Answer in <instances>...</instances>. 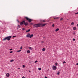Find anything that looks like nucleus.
Here are the masks:
<instances>
[{"instance_id":"1","label":"nucleus","mask_w":78,"mask_h":78,"mask_svg":"<svg viewBox=\"0 0 78 78\" xmlns=\"http://www.w3.org/2000/svg\"><path fill=\"white\" fill-rule=\"evenodd\" d=\"M46 25H47L46 23L43 24L42 23H41L38 24H34V25L33 27L34 28H37V27H44V26H45Z\"/></svg>"},{"instance_id":"2","label":"nucleus","mask_w":78,"mask_h":78,"mask_svg":"<svg viewBox=\"0 0 78 78\" xmlns=\"http://www.w3.org/2000/svg\"><path fill=\"white\" fill-rule=\"evenodd\" d=\"M52 68L53 70H56V69H57V67H56V66H52Z\"/></svg>"},{"instance_id":"3","label":"nucleus","mask_w":78,"mask_h":78,"mask_svg":"<svg viewBox=\"0 0 78 78\" xmlns=\"http://www.w3.org/2000/svg\"><path fill=\"white\" fill-rule=\"evenodd\" d=\"M25 18L26 19V20H28L29 22H31L32 20L31 19L28 18L27 17H25Z\"/></svg>"},{"instance_id":"4","label":"nucleus","mask_w":78,"mask_h":78,"mask_svg":"<svg viewBox=\"0 0 78 78\" xmlns=\"http://www.w3.org/2000/svg\"><path fill=\"white\" fill-rule=\"evenodd\" d=\"M11 36H9L6 37L7 40V41H9L11 38Z\"/></svg>"},{"instance_id":"5","label":"nucleus","mask_w":78,"mask_h":78,"mask_svg":"<svg viewBox=\"0 0 78 78\" xmlns=\"http://www.w3.org/2000/svg\"><path fill=\"white\" fill-rule=\"evenodd\" d=\"M30 33L26 35L27 37H30Z\"/></svg>"},{"instance_id":"6","label":"nucleus","mask_w":78,"mask_h":78,"mask_svg":"<svg viewBox=\"0 0 78 78\" xmlns=\"http://www.w3.org/2000/svg\"><path fill=\"white\" fill-rule=\"evenodd\" d=\"M6 75L7 77H9V73H7L6 74Z\"/></svg>"},{"instance_id":"7","label":"nucleus","mask_w":78,"mask_h":78,"mask_svg":"<svg viewBox=\"0 0 78 78\" xmlns=\"http://www.w3.org/2000/svg\"><path fill=\"white\" fill-rule=\"evenodd\" d=\"M28 24V23L26 22L24 23V25H25V26H27V25Z\"/></svg>"},{"instance_id":"8","label":"nucleus","mask_w":78,"mask_h":78,"mask_svg":"<svg viewBox=\"0 0 78 78\" xmlns=\"http://www.w3.org/2000/svg\"><path fill=\"white\" fill-rule=\"evenodd\" d=\"M33 36V34H32L31 35H30V38H31Z\"/></svg>"},{"instance_id":"9","label":"nucleus","mask_w":78,"mask_h":78,"mask_svg":"<svg viewBox=\"0 0 78 78\" xmlns=\"http://www.w3.org/2000/svg\"><path fill=\"white\" fill-rule=\"evenodd\" d=\"M59 28H57L55 30V31L56 32H57V31H59Z\"/></svg>"},{"instance_id":"10","label":"nucleus","mask_w":78,"mask_h":78,"mask_svg":"<svg viewBox=\"0 0 78 78\" xmlns=\"http://www.w3.org/2000/svg\"><path fill=\"white\" fill-rule=\"evenodd\" d=\"M59 17H54V19H58Z\"/></svg>"},{"instance_id":"11","label":"nucleus","mask_w":78,"mask_h":78,"mask_svg":"<svg viewBox=\"0 0 78 78\" xmlns=\"http://www.w3.org/2000/svg\"><path fill=\"white\" fill-rule=\"evenodd\" d=\"M73 30H76V27H74L73 28Z\"/></svg>"},{"instance_id":"12","label":"nucleus","mask_w":78,"mask_h":78,"mask_svg":"<svg viewBox=\"0 0 78 78\" xmlns=\"http://www.w3.org/2000/svg\"><path fill=\"white\" fill-rule=\"evenodd\" d=\"M6 40H7V38H6V37L4 38L3 39V41H5Z\"/></svg>"},{"instance_id":"13","label":"nucleus","mask_w":78,"mask_h":78,"mask_svg":"<svg viewBox=\"0 0 78 78\" xmlns=\"http://www.w3.org/2000/svg\"><path fill=\"white\" fill-rule=\"evenodd\" d=\"M74 24H75V23H73V22L71 23V25H74Z\"/></svg>"},{"instance_id":"14","label":"nucleus","mask_w":78,"mask_h":78,"mask_svg":"<svg viewBox=\"0 0 78 78\" xmlns=\"http://www.w3.org/2000/svg\"><path fill=\"white\" fill-rule=\"evenodd\" d=\"M28 48H29V49H30V50H33V48H31V47H29Z\"/></svg>"},{"instance_id":"15","label":"nucleus","mask_w":78,"mask_h":78,"mask_svg":"<svg viewBox=\"0 0 78 78\" xmlns=\"http://www.w3.org/2000/svg\"><path fill=\"white\" fill-rule=\"evenodd\" d=\"M27 52L28 53H30V50H28L27 51Z\"/></svg>"},{"instance_id":"16","label":"nucleus","mask_w":78,"mask_h":78,"mask_svg":"<svg viewBox=\"0 0 78 78\" xmlns=\"http://www.w3.org/2000/svg\"><path fill=\"white\" fill-rule=\"evenodd\" d=\"M41 22H45V20H41Z\"/></svg>"},{"instance_id":"17","label":"nucleus","mask_w":78,"mask_h":78,"mask_svg":"<svg viewBox=\"0 0 78 78\" xmlns=\"http://www.w3.org/2000/svg\"><path fill=\"white\" fill-rule=\"evenodd\" d=\"M29 31H30V30L29 29L27 30L26 31V32H29Z\"/></svg>"},{"instance_id":"18","label":"nucleus","mask_w":78,"mask_h":78,"mask_svg":"<svg viewBox=\"0 0 78 78\" xmlns=\"http://www.w3.org/2000/svg\"><path fill=\"white\" fill-rule=\"evenodd\" d=\"M45 51V48H43L42 49V51Z\"/></svg>"},{"instance_id":"19","label":"nucleus","mask_w":78,"mask_h":78,"mask_svg":"<svg viewBox=\"0 0 78 78\" xmlns=\"http://www.w3.org/2000/svg\"><path fill=\"white\" fill-rule=\"evenodd\" d=\"M20 25H23V22H21L20 23Z\"/></svg>"},{"instance_id":"20","label":"nucleus","mask_w":78,"mask_h":78,"mask_svg":"<svg viewBox=\"0 0 78 78\" xmlns=\"http://www.w3.org/2000/svg\"><path fill=\"white\" fill-rule=\"evenodd\" d=\"M39 70H41V68H39L38 69Z\"/></svg>"},{"instance_id":"21","label":"nucleus","mask_w":78,"mask_h":78,"mask_svg":"<svg viewBox=\"0 0 78 78\" xmlns=\"http://www.w3.org/2000/svg\"><path fill=\"white\" fill-rule=\"evenodd\" d=\"M13 61H14V60L13 59H12V60H11L10 61V62H13Z\"/></svg>"},{"instance_id":"22","label":"nucleus","mask_w":78,"mask_h":78,"mask_svg":"<svg viewBox=\"0 0 78 78\" xmlns=\"http://www.w3.org/2000/svg\"><path fill=\"white\" fill-rule=\"evenodd\" d=\"M58 65V63L56 62L55 63V66H57Z\"/></svg>"},{"instance_id":"23","label":"nucleus","mask_w":78,"mask_h":78,"mask_svg":"<svg viewBox=\"0 0 78 78\" xmlns=\"http://www.w3.org/2000/svg\"><path fill=\"white\" fill-rule=\"evenodd\" d=\"M60 73L59 72H58V73H57V75H59Z\"/></svg>"},{"instance_id":"24","label":"nucleus","mask_w":78,"mask_h":78,"mask_svg":"<svg viewBox=\"0 0 78 78\" xmlns=\"http://www.w3.org/2000/svg\"><path fill=\"white\" fill-rule=\"evenodd\" d=\"M16 37V36H14L12 37Z\"/></svg>"},{"instance_id":"25","label":"nucleus","mask_w":78,"mask_h":78,"mask_svg":"<svg viewBox=\"0 0 78 78\" xmlns=\"http://www.w3.org/2000/svg\"><path fill=\"white\" fill-rule=\"evenodd\" d=\"M21 50H19V51H17V52H20V51H21Z\"/></svg>"},{"instance_id":"26","label":"nucleus","mask_w":78,"mask_h":78,"mask_svg":"<svg viewBox=\"0 0 78 78\" xmlns=\"http://www.w3.org/2000/svg\"><path fill=\"white\" fill-rule=\"evenodd\" d=\"M64 63H65L66 64V62L65 61H64L63 62V64H64Z\"/></svg>"},{"instance_id":"27","label":"nucleus","mask_w":78,"mask_h":78,"mask_svg":"<svg viewBox=\"0 0 78 78\" xmlns=\"http://www.w3.org/2000/svg\"><path fill=\"white\" fill-rule=\"evenodd\" d=\"M55 26L54 24H53L52 25V27H54Z\"/></svg>"},{"instance_id":"28","label":"nucleus","mask_w":78,"mask_h":78,"mask_svg":"<svg viewBox=\"0 0 78 78\" xmlns=\"http://www.w3.org/2000/svg\"><path fill=\"white\" fill-rule=\"evenodd\" d=\"M23 68H25V65H23Z\"/></svg>"},{"instance_id":"29","label":"nucleus","mask_w":78,"mask_h":78,"mask_svg":"<svg viewBox=\"0 0 78 78\" xmlns=\"http://www.w3.org/2000/svg\"><path fill=\"white\" fill-rule=\"evenodd\" d=\"M10 53H12V51H11L10 52Z\"/></svg>"},{"instance_id":"30","label":"nucleus","mask_w":78,"mask_h":78,"mask_svg":"<svg viewBox=\"0 0 78 78\" xmlns=\"http://www.w3.org/2000/svg\"><path fill=\"white\" fill-rule=\"evenodd\" d=\"M73 41H75V38H73Z\"/></svg>"},{"instance_id":"31","label":"nucleus","mask_w":78,"mask_h":78,"mask_svg":"<svg viewBox=\"0 0 78 78\" xmlns=\"http://www.w3.org/2000/svg\"><path fill=\"white\" fill-rule=\"evenodd\" d=\"M35 62L36 63V62H37V61L36 60L35 61Z\"/></svg>"},{"instance_id":"32","label":"nucleus","mask_w":78,"mask_h":78,"mask_svg":"<svg viewBox=\"0 0 78 78\" xmlns=\"http://www.w3.org/2000/svg\"><path fill=\"white\" fill-rule=\"evenodd\" d=\"M22 30H23V31L24 30H25V29H24V28H23L22 29Z\"/></svg>"},{"instance_id":"33","label":"nucleus","mask_w":78,"mask_h":78,"mask_svg":"<svg viewBox=\"0 0 78 78\" xmlns=\"http://www.w3.org/2000/svg\"><path fill=\"white\" fill-rule=\"evenodd\" d=\"M17 21L19 23V20H17Z\"/></svg>"},{"instance_id":"34","label":"nucleus","mask_w":78,"mask_h":78,"mask_svg":"<svg viewBox=\"0 0 78 78\" xmlns=\"http://www.w3.org/2000/svg\"><path fill=\"white\" fill-rule=\"evenodd\" d=\"M22 22H23V23H25V21H23Z\"/></svg>"},{"instance_id":"35","label":"nucleus","mask_w":78,"mask_h":78,"mask_svg":"<svg viewBox=\"0 0 78 78\" xmlns=\"http://www.w3.org/2000/svg\"><path fill=\"white\" fill-rule=\"evenodd\" d=\"M75 14H78V12H77V13H75Z\"/></svg>"},{"instance_id":"36","label":"nucleus","mask_w":78,"mask_h":78,"mask_svg":"<svg viewBox=\"0 0 78 78\" xmlns=\"http://www.w3.org/2000/svg\"><path fill=\"white\" fill-rule=\"evenodd\" d=\"M12 50V49L11 48V49H9V50H10V51H11V50Z\"/></svg>"},{"instance_id":"37","label":"nucleus","mask_w":78,"mask_h":78,"mask_svg":"<svg viewBox=\"0 0 78 78\" xmlns=\"http://www.w3.org/2000/svg\"><path fill=\"white\" fill-rule=\"evenodd\" d=\"M62 19H63V18H61L60 20H62Z\"/></svg>"},{"instance_id":"38","label":"nucleus","mask_w":78,"mask_h":78,"mask_svg":"<svg viewBox=\"0 0 78 78\" xmlns=\"http://www.w3.org/2000/svg\"><path fill=\"white\" fill-rule=\"evenodd\" d=\"M22 47H21L20 48V50H21V49H22Z\"/></svg>"},{"instance_id":"39","label":"nucleus","mask_w":78,"mask_h":78,"mask_svg":"<svg viewBox=\"0 0 78 78\" xmlns=\"http://www.w3.org/2000/svg\"><path fill=\"white\" fill-rule=\"evenodd\" d=\"M22 78H25V77L24 76H23Z\"/></svg>"},{"instance_id":"40","label":"nucleus","mask_w":78,"mask_h":78,"mask_svg":"<svg viewBox=\"0 0 78 78\" xmlns=\"http://www.w3.org/2000/svg\"><path fill=\"white\" fill-rule=\"evenodd\" d=\"M76 65H77V66H78V63H76Z\"/></svg>"},{"instance_id":"41","label":"nucleus","mask_w":78,"mask_h":78,"mask_svg":"<svg viewBox=\"0 0 78 78\" xmlns=\"http://www.w3.org/2000/svg\"><path fill=\"white\" fill-rule=\"evenodd\" d=\"M44 78H47V77H46V76H45V77H44Z\"/></svg>"},{"instance_id":"42","label":"nucleus","mask_w":78,"mask_h":78,"mask_svg":"<svg viewBox=\"0 0 78 78\" xmlns=\"http://www.w3.org/2000/svg\"><path fill=\"white\" fill-rule=\"evenodd\" d=\"M75 34V33H73V34Z\"/></svg>"},{"instance_id":"43","label":"nucleus","mask_w":78,"mask_h":78,"mask_svg":"<svg viewBox=\"0 0 78 78\" xmlns=\"http://www.w3.org/2000/svg\"><path fill=\"white\" fill-rule=\"evenodd\" d=\"M77 27H78V24H77Z\"/></svg>"},{"instance_id":"44","label":"nucleus","mask_w":78,"mask_h":78,"mask_svg":"<svg viewBox=\"0 0 78 78\" xmlns=\"http://www.w3.org/2000/svg\"><path fill=\"white\" fill-rule=\"evenodd\" d=\"M18 69H20V68H19Z\"/></svg>"},{"instance_id":"45","label":"nucleus","mask_w":78,"mask_h":78,"mask_svg":"<svg viewBox=\"0 0 78 78\" xmlns=\"http://www.w3.org/2000/svg\"><path fill=\"white\" fill-rule=\"evenodd\" d=\"M18 27H20V26H19V25H18Z\"/></svg>"},{"instance_id":"46","label":"nucleus","mask_w":78,"mask_h":78,"mask_svg":"<svg viewBox=\"0 0 78 78\" xmlns=\"http://www.w3.org/2000/svg\"><path fill=\"white\" fill-rule=\"evenodd\" d=\"M43 38H44H44H45V37H43Z\"/></svg>"},{"instance_id":"47","label":"nucleus","mask_w":78,"mask_h":78,"mask_svg":"<svg viewBox=\"0 0 78 78\" xmlns=\"http://www.w3.org/2000/svg\"><path fill=\"white\" fill-rule=\"evenodd\" d=\"M42 42V43L44 42L43 41V42Z\"/></svg>"},{"instance_id":"48","label":"nucleus","mask_w":78,"mask_h":78,"mask_svg":"<svg viewBox=\"0 0 78 78\" xmlns=\"http://www.w3.org/2000/svg\"><path fill=\"white\" fill-rule=\"evenodd\" d=\"M19 28H20V27H19Z\"/></svg>"}]
</instances>
